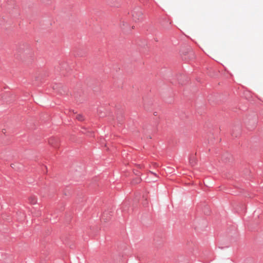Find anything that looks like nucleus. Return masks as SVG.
Instances as JSON below:
<instances>
[{
  "mask_svg": "<svg viewBox=\"0 0 263 263\" xmlns=\"http://www.w3.org/2000/svg\"><path fill=\"white\" fill-rule=\"evenodd\" d=\"M77 119L78 120H80V121H82L83 120V117L82 115H78L76 117Z\"/></svg>",
  "mask_w": 263,
  "mask_h": 263,
  "instance_id": "20e7f679",
  "label": "nucleus"
},
{
  "mask_svg": "<svg viewBox=\"0 0 263 263\" xmlns=\"http://www.w3.org/2000/svg\"><path fill=\"white\" fill-rule=\"evenodd\" d=\"M37 201V198L34 196H31L28 198V202L31 204H36Z\"/></svg>",
  "mask_w": 263,
  "mask_h": 263,
  "instance_id": "7ed1b4c3",
  "label": "nucleus"
},
{
  "mask_svg": "<svg viewBox=\"0 0 263 263\" xmlns=\"http://www.w3.org/2000/svg\"><path fill=\"white\" fill-rule=\"evenodd\" d=\"M132 19L136 23L140 22L142 21L143 18V13L141 8L137 7L134 8L131 12Z\"/></svg>",
  "mask_w": 263,
  "mask_h": 263,
  "instance_id": "f257e3e1",
  "label": "nucleus"
},
{
  "mask_svg": "<svg viewBox=\"0 0 263 263\" xmlns=\"http://www.w3.org/2000/svg\"><path fill=\"white\" fill-rule=\"evenodd\" d=\"M58 140L54 138H51L48 140V143L53 147H56L58 145Z\"/></svg>",
  "mask_w": 263,
  "mask_h": 263,
  "instance_id": "f03ea898",
  "label": "nucleus"
},
{
  "mask_svg": "<svg viewBox=\"0 0 263 263\" xmlns=\"http://www.w3.org/2000/svg\"><path fill=\"white\" fill-rule=\"evenodd\" d=\"M140 182V179H138L136 181L135 183H139Z\"/></svg>",
  "mask_w": 263,
  "mask_h": 263,
  "instance_id": "39448f33",
  "label": "nucleus"
}]
</instances>
